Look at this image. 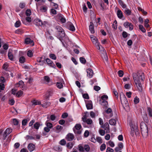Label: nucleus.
<instances>
[{"instance_id":"79ce46f5","label":"nucleus","mask_w":152,"mask_h":152,"mask_svg":"<svg viewBox=\"0 0 152 152\" xmlns=\"http://www.w3.org/2000/svg\"><path fill=\"white\" fill-rule=\"evenodd\" d=\"M50 57L53 59L55 60L56 59V56L54 54H50L49 55Z\"/></svg>"},{"instance_id":"9b49d317","label":"nucleus","mask_w":152,"mask_h":152,"mask_svg":"<svg viewBox=\"0 0 152 152\" xmlns=\"http://www.w3.org/2000/svg\"><path fill=\"white\" fill-rule=\"evenodd\" d=\"M87 76L90 78H91L94 74L93 70L90 69H88L87 70Z\"/></svg>"},{"instance_id":"5fc2aeb1","label":"nucleus","mask_w":152,"mask_h":152,"mask_svg":"<svg viewBox=\"0 0 152 152\" xmlns=\"http://www.w3.org/2000/svg\"><path fill=\"white\" fill-rule=\"evenodd\" d=\"M99 134L102 136H104L105 134V131L102 129H100L99 130Z\"/></svg>"},{"instance_id":"37998d69","label":"nucleus","mask_w":152,"mask_h":152,"mask_svg":"<svg viewBox=\"0 0 152 152\" xmlns=\"http://www.w3.org/2000/svg\"><path fill=\"white\" fill-rule=\"evenodd\" d=\"M59 144L62 145H64L66 143V142L64 139H62L59 142Z\"/></svg>"},{"instance_id":"2f4dec72","label":"nucleus","mask_w":152,"mask_h":152,"mask_svg":"<svg viewBox=\"0 0 152 152\" xmlns=\"http://www.w3.org/2000/svg\"><path fill=\"white\" fill-rule=\"evenodd\" d=\"M149 22V20L148 19H147L145 20L144 22V26L146 28H148L149 27V25L148 24V23Z\"/></svg>"},{"instance_id":"2eb2a0df","label":"nucleus","mask_w":152,"mask_h":152,"mask_svg":"<svg viewBox=\"0 0 152 152\" xmlns=\"http://www.w3.org/2000/svg\"><path fill=\"white\" fill-rule=\"evenodd\" d=\"M123 98L121 99V102L122 104L124 105L125 104L126 106L128 104V101L125 96V95H123Z\"/></svg>"},{"instance_id":"dca6fc26","label":"nucleus","mask_w":152,"mask_h":152,"mask_svg":"<svg viewBox=\"0 0 152 152\" xmlns=\"http://www.w3.org/2000/svg\"><path fill=\"white\" fill-rule=\"evenodd\" d=\"M28 148L30 152L33 151L35 148V145L33 143H30L28 145Z\"/></svg>"},{"instance_id":"bf43d9fd","label":"nucleus","mask_w":152,"mask_h":152,"mask_svg":"<svg viewBox=\"0 0 152 152\" xmlns=\"http://www.w3.org/2000/svg\"><path fill=\"white\" fill-rule=\"evenodd\" d=\"M21 25V23L20 21H17L15 23V26L16 27H19Z\"/></svg>"},{"instance_id":"72a5a7b5","label":"nucleus","mask_w":152,"mask_h":152,"mask_svg":"<svg viewBox=\"0 0 152 152\" xmlns=\"http://www.w3.org/2000/svg\"><path fill=\"white\" fill-rule=\"evenodd\" d=\"M86 106L88 109H91L93 108L92 104L91 103H89L86 104Z\"/></svg>"},{"instance_id":"b1692460","label":"nucleus","mask_w":152,"mask_h":152,"mask_svg":"<svg viewBox=\"0 0 152 152\" xmlns=\"http://www.w3.org/2000/svg\"><path fill=\"white\" fill-rule=\"evenodd\" d=\"M50 79L48 76H45L44 77V80L46 84L48 83L50 81Z\"/></svg>"},{"instance_id":"393cba45","label":"nucleus","mask_w":152,"mask_h":152,"mask_svg":"<svg viewBox=\"0 0 152 152\" xmlns=\"http://www.w3.org/2000/svg\"><path fill=\"white\" fill-rule=\"evenodd\" d=\"M48 7L46 6H43L41 7L40 10L42 12H45L47 10Z\"/></svg>"},{"instance_id":"4be33fe9","label":"nucleus","mask_w":152,"mask_h":152,"mask_svg":"<svg viewBox=\"0 0 152 152\" xmlns=\"http://www.w3.org/2000/svg\"><path fill=\"white\" fill-rule=\"evenodd\" d=\"M53 94V91H48L46 94V98H48L49 96H52Z\"/></svg>"},{"instance_id":"e2e57ef3","label":"nucleus","mask_w":152,"mask_h":152,"mask_svg":"<svg viewBox=\"0 0 152 152\" xmlns=\"http://www.w3.org/2000/svg\"><path fill=\"white\" fill-rule=\"evenodd\" d=\"M25 4L24 3H20L19 4V7L21 9L24 8L25 6Z\"/></svg>"},{"instance_id":"ddd939ff","label":"nucleus","mask_w":152,"mask_h":152,"mask_svg":"<svg viewBox=\"0 0 152 152\" xmlns=\"http://www.w3.org/2000/svg\"><path fill=\"white\" fill-rule=\"evenodd\" d=\"M117 16L119 19H122L124 17L122 12L120 9H118L117 13Z\"/></svg>"},{"instance_id":"a19ab883","label":"nucleus","mask_w":152,"mask_h":152,"mask_svg":"<svg viewBox=\"0 0 152 152\" xmlns=\"http://www.w3.org/2000/svg\"><path fill=\"white\" fill-rule=\"evenodd\" d=\"M40 126L38 122L36 123L34 125V128L38 130Z\"/></svg>"},{"instance_id":"7ed1b4c3","label":"nucleus","mask_w":152,"mask_h":152,"mask_svg":"<svg viewBox=\"0 0 152 152\" xmlns=\"http://www.w3.org/2000/svg\"><path fill=\"white\" fill-rule=\"evenodd\" d=\"M108 99V97L106 95H103L101 97V99L100 100V104L104 108H106L108 107V102L106 101Z\"/></svg>"},{"instance_id":"5701e85b","label":"nucleus","mask_w":152,"mask_h":152,"mask_svg":"<svg viewBox=\"0 0 152 152\" xmlns=\"http://www.w3.org/2000/svg\"><path fill=\"white\" fill-rule=\"evenodd\" d=\"M42 57H39L37 58V61L40 63L39 64L40 65H43L44 62V61L42 60Z\"/></svg>"},{"instance_id":"e433bc0d","label":"nucleus","mask_w":152,"mask_h":152,"mask_svg":"<svg viewBox=\"0 0 152 152\" xmlns=\"http://www.w3.org/2000/svg\"><path fill=\"white\" fill-rule=\"evenodd\" d=\"M24 84V82L22 80L20 81L19 82L17 83L16 85V87H20V86H23Z\"/></svg>"},{"instance_id":"69168bd1","label":"nucleus","mask_w":152,"mask_h":152,"mask_svg":"<svg viewBox=\"0 0 152 152\" xmlns=\"http://www.w3.org/2000/svg\"><path fill=\"white\" fill-rule=\"evenodd\" d=\"M31 12L30 10H27L26 12V15L27 16H29L31 15Z\"/></svg>"},{"instance_id":"aec40b11","label":"nucleus","mask_w":152,"mask_h":152,"mask_svg":"<svg viewBox=\"0 0 152 152\" xmlns=\"http://www.w3.org/2000/svg\"><path fill=\"white\" fill-rule=\"evenodd\" d=\"M89 28L90 32L92 33H94L95 32L94 26L93 23L91 22L90 23V25H89Z\"/></svg>"},{"instance_id":"338daca9","label":"nucleus","mask_w":152,"mask_h":152,"mask_svg":"<svg viewBox=\"0 0 152 152\" xmlns=\"http://www.w3.org/2000/svg\"><path fill=\"white\" fill-rule=\"evenodd\" d=\"M83 98L86 99H89V97L88 94H83Z\"/></svg>"},{"instance_id":"58836bf2","label":"nucleus","mask_w":152,"mask_h":152,"mask_svg":"<svg viewBox=\"0 0 152 152\" xmlns=\"http://www.w3.org/2000/svg\"><path fill=\"white\" fill-rule=\"evenodd\" d=\"M23 92L21 91H19L16 94V95L18 97H20L23 94Z\"/></svg>"},{"instance_id":"6ab92c4d","label":"nucleus","mask_w":152,"mask_h":152,"mask_svg":"<svg viewBox=\"0 0 152 152\" xmlns=\"http://www.w3.org/2000/svg\"><path fill=\"white\" fill-rule=\"evenodd\" d=\"M46 61L48 64L50 66H53L54 65L53 62L48 58L46 59Z\"/></svg>"},{"instance_id":"a18cd8bd","label":"nucleus","mask_w":152,"mask_h":152,"mask_svg":"<svg viewBox=\"0 0 152 152\" xmlns=\"http://www.w3.org/2000/svg\"><path fill=\"white\" fill-rule=\"evenodd\" d=\"M27 55L28 57H31L33 56V53L31 50H29L28 51L27 53Z\"/></svg>"},{"instance_id":"680f3d73","label":"nucleus","mask_w":152,"mask_h":152,"mask_svg":"<svg viewBox=\"0 0 152 152\" xmlns=\"http://www.w3.org/2000/svg\"><path fill=\"white\" fill-rule=\"evenodd\" d=\"M85 150L86 151H89L90 150V147L88 145H85L84 146V148Z\"/></svg>"},{"instance_id":"39448f33","label":"nucleus","mask_w":152,"mask_h":152,"mask_svg":"<svg viewBox=\"0 0 152 152\" xmlns=\"http://www.w3.org/2000/svg\"><path fill=\"white\" fill-rule=\"evenodd\" d=\"M91 40L92 41L93 44L97 46V48L99 50L100 49V44L98 42V41L97 38L94 36H92L91 37Z\"/></svg>"},{"instance_id":"6e6d98bb","label":"nucleus","mask_w":152,"mask_h":152,"mask_svg":"<svg viewBox=\"0 0 152 152\" xmlns=\"http://www.w3.org/2000/svg\"><path fill=\"white\" fill-rule=\"evenodd\" d=\"M36 22L37 23V25L41 26H42L43 23L41 20L37 19L36 20Z\"/></svg>"},{"instance_id":"4c0bfd02","label":"nucleus","mask_w":152,"mask_h":152,"mask_svg":"<svg viewBox=\"0 0 152 152\" xmlns=\"http://www.w3.org/2000/svg\"><path fill=\"white\" fill-rule=\"evenodd\" d=\"M12 132V129L10 128H7L6 130L4 132L8 135V134H10Z\"/></svg>"},{"instance_id":"c756f323","label":"nucleus","mask_w":152,"mask_h":152,"mask_svg":"<svg viewBox=\"0 0 152 152\" xmlns=\"http://www.w3.org/2000/svg\"><path fill=\"white\" fill-rule=\"evenodd\" d=\"M45 124L47 127L50 129H51L53 127V124L51 123L48 122V121H46Z\"/></svg>"},{"instance_id":"20e7f679","label":"nucleus","mask_w":152,"mask_h":152,"mask_svg":"<svg viewBox=\"0 0 152 152\" xmlns=\"http://www.w3.org/2000/svg\"><path fill=\"white\" fill-rule=\"evenodd\" d=\"M81 128V126L80 124H76L74 128H73V130L75 133L77 134H80L81 133V131L80 130Z\"/></svg>"},{"instance_id":"09e8293b","label":"nucleus","mask_w":152,"mask_h":152,"mask_svg":"<svg viewBox=\"0 0 152 152\" xmlns=\"http://www.w3.org/2000/svg\"><path fill=\"white\" fill-rule=\"evenodd\" d=\"M55 128L57 130H58V132H60L63 128V127L61 126L57 125L56 126Z\"/></svg>"},{"instance_id":"774afa93","label":"nucleus","mask_w":152,"mask_h":152,"mask_svg":"<svg viewBox=\"0 0 152 152\" xmlns=\"http://www.w3.org/2000/svg\"><path fill=\"white\" fill-rule=\"evenodd\" d=\"M118 147L121 150L124 147V145L123 143L122 142L119 143L118 144Z\"/></svg>"},{"instance_id":"052dcab7","label":"nucleus","mask_w":152,"mask_h":152,"mask_svg":"<svg viewBox=\"0 0 152 152\" xmlns=\"http://www.w3.org/2000/svg\"><path fill=\"white\" fill-rule=\"evenodd\" d=\"M118 73L120 77H122L124 75V72L122 70H120L119 71Z\"/></svg>"},{"instance_id":"cd10ccee","label":"nucleus","mask_w":152,"mask_h":152,"mask_svg":"<svg viewBox=\"0 0 152 152\" xmlns=\"http://www.w3.org/2000/svg\"><path fill=\"white\" fill-rule=\"evenodd\" d=\"M134 125H133L130 126L131 127V134L133 136L134 135Z\"/></svg>"},{"instance_id":"a211bd4d","label":"nucleus","mask_w":152,"mask_h":152,"mask_svg":"<svg viewBox=\"0 0 152 152\" xmlns=\"http://www.w3.org/2000/svg\"><path fill=\"white\" fill-rule=\"evenodd\" d=\"M8 56L9 58L11 60H12L13 59V56L12 53V50H11L10 49L9 50L8 53Z\"/></svg>"},{"instance_id":"f8f14e48","label":"nucleus","mask_w":152,"mask_h":152,"mask_svg":"<svg viewBox=\"0 0 152 152\" xmlns=\"http://www.w3.org/2000/svg\"><path fill=\"white\" fill-rule=\"evenodd\" d=\"M58 17L62 23H64L66 21V20L64 17L60 14L58 15Z\"/></svg>"},{"instance_id":"412c9836","label":"nucleus","mask_w":152,"mask_h":152,"mask_svg":"<svg viewBox=\"0 0 152 152\" xmlns=\"http://www.w3.org/2000/svg\"><path fill=\"white\" fill-rule=\"evenodd\" d=\"M118 2L123 8L126 9V8L127 6L126 5L122 0H118Z\"/></svg>"},{"instance_id":"f03ea898","label":"nucleus","mask_w":152,"mask_h":152,"mask_svg":"<svg viewBox=\"0 0 152 152\" xmlns=\"http://www.w3.org/2000/svg\"><path fill=\"white\" fill-rule=\"evenodd\" d=\"M140 128L142 136L146 137L148 135V130L146 124L143 122L142 123L140 124Z\"/></svg>"},{"instance_id":"3c124183","label":"nucleus","mask_w":152,"mask_h":152,"mask_svg":"<svg viewBox=\"0 0 152 152\" xmlns=\"http://www.w3.org/2000/svg\"><path fill=\"white\" fill-rule=\"evenodd\" d=\"M139 29L142 31L143 32H145L146 31L145 29L144 28L143 26L142 25H140L139 26Z\"/></svg>"},{"instance_id":"603ef678","label":"nucleus","mask_w":152,"mask_h":152,"mask_svg":"<svg viewBox=\"0 0 152 152\" xmlns=\"http://www.w3.org/2000/svg\"><path fill=\"white\" fill-rule=\"evenodd\" d=\"M26 139L28 140H34L35 139V137L27 135L26 137Z\"/></svg>"},{"instance_id":"ea45409f","label":"nucleus","mask_w":152,"mask_h":152,"mask_svg":"<svg viewBox=\"0 0 152 152\" xmlns=\"http://www.w3.org/2000/svg\"><path fill=\"white\" fill-rule=\"evenodd\" d=\"M134 132L136 135H138L139 134L138 130L137 128V126L136 125H134Z\"/></svg>"},{"instance_id":"c9c22d12","label":"nucleus","mask_w":152,"mask_h":152,"mask_svg":"<svg viewBox=\"0 0 152 152\" xmlns=\"http://www.w3.org/2000/svg\"><path fill=\"white\" fill-rule=\"evenodd\" d=\"M117 22L116 20H115L112 25V27L114 30H116L117 28Z\"/></svg>"},{"instance_id":"f704fd0d","label":"nucleus","mask_w":152,"mask_h":152,"mask_svg":"<svg viewBox=\"0 0 152 152\" xmlns=\"http://www.w3.org/2000/svg\"><path fill=\"white\" fill-rule=\"evenodd\" d=\"M56 28L57 30L58 33H60V32H62L64 30L61 27L59 26H56Z\"/></svg>"},{"instance_id":"423d86ee","label":"nucleus","mask_w":152,"mask_h":152,"mask_svg":"<svg viewBox=\"0 0 152 152\" xmlns=\"http://www.w3.org/2000/svg\"><path fill=\"white\" fill-rule=\"evenodd\" d=\"M66 26L67 28L72 31L75 30V28L73 24L71 22H68L66 24Z\"/></svg>"},{"instance_id":"de8ad7c7","label":"nucleus","mask_w":152,"mask_h":152,"mask_svg":"<svg viewBox=\"0 0 152 152\" xmlns=\"http://www.w3.org/2000/svg\"><path fill=\"white\" fill-rule=\"evenodd\" d=\"M18 122L19 121L17 119L15 118L13 119L12 123L13 125H18Z\"/></svg>"},{"instance_id":"a878e982","label":"nucleus","mask_w":152,"mask_h":152,"mask_svg":"<svg viewBox=\"0 0 152 152\" xmlns=\"http://www.w3.org/2000/svg\"><path fill=\"white\" fill-rule=\"evenodd\" d=\"M50 104V103L49 102H46L42 104V105L43 107L46 108L49 106Z\"/></svg>"},{"instance_id":"1a4fd4ad","label":"nucleus","mask_w":152,"mask_h":152,"mask_svg":"<svg viewBox=\"0 0 152 152\" xmlns=\"http://www.w3.org/2000/svg\"><path fill=\"white\" fill-rule=\"evenodd\" d=\"M25 44H30L31 45L33 46L34 45V42L29 38H26L25 41Z\"/></svg>"},{"instance_id":"c03bdc74","label":"nucleus","mask_w":152,"mask_h":152,"mask_svg":"<svg viewBox=\"0 0 152 152\" xmlns=\"http://www.w3.org/2000/svg\"><path fill=\"white\" fill-rule=\"evenodd\" d=\"M19 61L20 63H23L25 62V58L24 56H21L20 58Z\"/></svg>"},{"instance_id":"0e129e2a","label":"nucleus","mask_w":152,"mask_h":152,"mask_svg":"<svg viewBox=\"0 0 152 152\" xmlns=\"http://www.w3.org/2000/svg\"><path fill=\"white\" fill-rule=\"evenodd\" d=\"M114 150L110 147H107V148L106 152H114Z\"/></svg>"},{"instance_id":"7c9ffc66","label":"nucleus","mask_w":152,"mask_h":152,"mask_svg":"<svg viewBox=\"0 0 152 152\" xmlns=\"http://www.w3.org/2000/svg\"><path fill=\"white\" fill-rule=\"evenodd\" d=\"M109 123L110 125H115L116 124V121L114 119H111L109 120Z\"/></svg>"},{"instance_id":"49530a36","label":"nucleus","mask_w":152,"mask_h":152,"mask_svg":"<svg viewBox=\"0 0 152 152\" xmlns=\"http://www.w3.org/2000/svg\"><path fill=\"white\" fill-rule=\"evenodd\" d=\"M106 147V145L104 143L102 144L100 146V149L101 151H103L105 149Z\"/></svg>"},{"instance_id":"f257e3e1","label":"nucleus","mask_w":152,"mask_h":152,"mask_svg":"<svg viewBox=\"0 0 152 152\" xmlns=\"http://www.w3.org/2000/svg\"><path fill=\"white\" fill-rule=\"evenodd\" d=\"M132 77L138 90L140 92L142 91V87L141 81H143L145 79L144 73L142 72H138V74L134 72L132 74Z\"/></svg>"},{"instance_id":"4468645a","label":"nucleus","mask_w":152,"mask_h":152,"mask_svg":"<svg viewBox=\"0 0 152 152\" xmlns=\"http://www.w3.org/2000/svg\"><path fill=\"white\" fill-rule=\"evenodd\" d=\"M58 37L60 41H61V39L64 37L65 36V34L64 32V31H62V32H60V33H58Z\"/></svg>"},{"instance_id":"bb28decb","label":"nucleus","mask_w":152,"mask_h":152,"mask_svg":"<svg viewBox=\"0 0 152 152\" xmlns=\"http://www.w3.org/2000/svg\"><path fill=\"white\" fill-rule=\"evenodd\" d=\"M33 105H37V104H40L41 102L40 101L34 99L31 101Z\"/></svg>"},{"instance_id":"13d9d810","label":"nucleus","mask_w":152,"mask_h":152,"mask_svg":"<svg viewBox=\"0 0 152 152\" xmlns=\"http://www.w3.org/2000/svg\"><path fill=\"white\" fill-rule=\"evenodd\" d=\"M131 23H130L126 22L124 23V26L125 28H127L130 25H131Z\"/></svg>"},{"instance_id":"4d7b16f0","label":"nucleus","mask_w":152,"mask_h":152,"mask_svg":"<svg viewBox=\"0 0 152 152\" xmlns=\"http://www.w3.org/2000/svg\"><path fill=\"white\" fill-rule=\"evenodd\" d=\"M56 85L57 87L59 88H61L63 87V85L62 83L60 82H58L57 83Z\"/></svg>"},{"instance_id":"f3484780","label":"nucleus","mask_w":152,"mask_h":152,"mask_svg":"<svg viewBox=\"0 0 152 152\" xmlns=\"http://www.w3.org/2000/svg\"><path fill=\"white\" fill-rule=\"evenodd\" d=\"M124 12L125 15L127 16H129L131 15L132 11L131 10L126 8L125 9Z\"/></svg>"},{"instance_id":"c85d7f7f","label":"nucleus","mask_w":152,"mask_h":152,"mask_svg":"<svg viewBox=\"0 0 152 152\" xmlns=\"http://www.w3.org/2000/svg\"><path fill=\"white\" fill-rule=\"evenodd\" d=\"M73 145V144L72 142H69L67 144L66 146L69 149H71Z\"/></svg>"},{"instance_id":"6e6552de","label":"nucleus","mask_w":152,"mask_h":152,"mask_svg":"<svg viewBox=\"0 0 152 152\" xmlns=\"http://www.w3.org/2000/svg\"><path fill=\"white\" fill-rule=\"evenodd\" d=\"M75 138V137L74 135L72 133H68L66 136L65 137L66 139L67 140V141H72L73 140L74 138Z\"/></svg>"},{"instance_id":"8fccbe9b","label":"nucleus","mask_w":152,"mask_h":152,"mask_svg":"<svg viewBox=\"0 0 152 152\" xmlns=\"http://www.w3.org/2000/svg\"><path fill=\"white\" fill-rule=\"evenodd\" d=\"M80 62L83 64H85L86 62V59L83 57H81L80 58Z\"/></svg>"},{"instance_id":"864d4df0","label":"nucleus","mask_w":152,"mask_h":152,"mask_svg":"<svg viewBox=\"0 0 152 152\" xmlns=\"http://www.w3.org/2000/svg\"><path fill=\"white\" fill-rule=\"evenodd\" d=\"M140 100L139 98L137 96H136L134 98V103L135 104H137L139 102Z\"/></svg>"},{"instance_id":"9d476101","label":"nucleus","mask_w":152,"mask_h":152,"mask_svg":"<svg viewBox=\"0 0 152 152\" xmlns=\"http://www.w3.org/2000/svg\"><path fill=\"white\" fill-rule=\"evenodd\" d=\"M101 127L106 131L107 133L109 132V125L108 123H106L104 125H102Z\"/></svg>"},{"instance_id":"0eeeda50","label":"nucleus","mask_w":152,"mask_h":152,"mask_svg":"<svg viewBox=\"0 0 152 152\" xmlns=\"http://www.w3.org/2000/svg\"><path fill=\"white\" fill-rule=\"evenodd\" d=\"M82 121L83 122H86L88 124H91L92 123V120L90 118L87 120V116L86 115H84L82 118Z\"/></svg>"},{"instance_id":"473e14b6","label":"nucleus","mask_w":152,"mask_h":152,"mask_svg":"<svg viewBox=\"0 0 152 152\" xmlns=\"http://www.w3.org/2000/svg\"><path fill=\"white\" fill-rule=\"evenodd\" d=\"M147 112L148 113L149 116L151 117H152V110L150 107H148L147 109Z\"/></svg>"}]
</instances>
